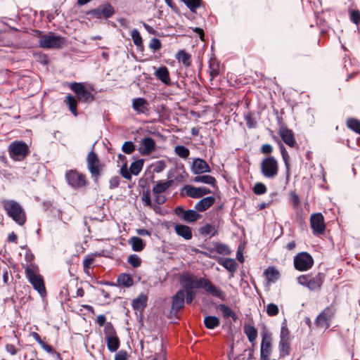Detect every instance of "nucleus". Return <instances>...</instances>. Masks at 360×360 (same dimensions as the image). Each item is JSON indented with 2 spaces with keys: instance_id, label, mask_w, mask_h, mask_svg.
I'll list each match as a JSON object with an SVG mask.
<instances>
[{
  "instance_id": "4",
  "label": "nucleus",
  "mask_w": 360,
  "mask_h": 360,
  "mask_svg": "<svg viewBox=\"0 0 360 360\" xmlns=\"http://www.w3.org/2000/svg\"><path fill=\"white\" fill-rule=\"evenodd\" d=\"M39 45L43 49H59L67 45V40L63 37L57 35L53 32H49L39 37Z\"/></svg>"
},
{
  "instance_id": "63",
  "label": "nucleus",
  "mask_w": 360,
  "mask_h": 360,
  "mask_svg": "<svg viewBox=\"0 0 360 360\" xmlns=\"http://www.w3.org/2000/svg\"><path fill=\"white\" fill-rule=\"evenodd\" d=\"M120 185V179L118 176H113L110 180V188H115Z\"/></svg>"
},
{
  "instance_id": "21",
  "label": "nucleus",
  "mask_w": 360,
  "mask_h": 360,
  "mask_svg": "<svg viewBox=\"0 0 360 360\" xmlns=\"http://www.w3.org/2000/svg\"><path fill=\"white\" fill-rule=\"evenodd\" d=\"M132 108L138 114L149 115L150 113L149 103L143 98L133 99Z\"/></svg>"
},
{
  "instance_id": "49",
  "label": "nucleus",
  "mask_w": 360,
  "mask_h": 360,
  "mask_svg": "<svg viewBox=\"0 0 360 360\" xmlns=\"http://www.w3.org/2000/svg\"><path fill=\"white\" fill-rule=\"evenodd\" d=\"M200 233L202 235H205V236H207L209 234H211L212 236H214L217 233V231L215 230V229L213 226L207 224L200 229Z\"/></svg>"
},
{
  "instance_id": "55",
  "label": "nucleus",
  "mask_w": 360,
  "mask_h": 360,
  "mask_svg": "<svg viewBox=\"0 0 360 360\" xmlns=\"http://www.w3.org/2000/svg\"><path fill=\"white\" fill-rule=\"evenodd\" d=\"M267 188L262 183H257L253 187V192L256 195H262L266 193Z\"/></svg>"
},
{
  "instance_id": "46",
  "label": "nucleus",
  "mask_w": 360,
  "mask_h": 360,
  "mask_svg": "<svg viewBox=\"0 0 360 360\" xmlns=\"http://www.w3.org/2000/svg\"><path fill=\"white\" fill-rule=\"evenodd\" d=\"M175 153L180 158L186 159L190 155L188 148L184 146H177L174 148Z\"/></svg>"
},
{
  "instance_id": "44",
  "label": "nucleus",
  "mask_w": 360,
  "mask_h": 360,
  "mask_svg": "<svg viewBox=\"0 0 360 360\" xmlns=\"http://www.w3.org/2000/svg\"><path fill=\"white\" fill-rule=\"evenodd\" d=\"M131 37L134 44L138 48H142V49L143 48L142 37L141 36V34L138 30H136V29L132 30L131 31Z\"/></svg>"
},
{
  "instance_id": "31",
  "label": "nucleus",
  "mask_w": 360,
  "mask_h": 360,
  "mask_svg": "<svg viewBox=\"0 0 360 360\" xmlns=\"http://www.w3.org/2000/svg\"><path fill=\"white\" fill-rule=\"evenodd\" d=\"M264 276L268 283H273L278 280L280 273L275 267L269 266L264 270Z\"/></svg>"
},
{
  "instance_id": "38",
  "label": "nucleus",
  "mask_w": 360,
  "mask_h": 360,
  "mask_svg": "<svg viewBox=\"0 0 360 360\" xmlns=\"http://www.w3.org/2000/svg\"><path fill=\"white\" fill-rule=\"evenodd\" d=\"M220 310L224 318H231L233 321H236L238 319L236 314L226 304H221L217 307Z\"/></svg>"
},
{
  "instance_id": "6",
  "label": "nucleus",
  "mask_w": 360,
  "mask_h": 360,
  "mask_svg": "<svg viewBox=\"0 0 360 360\" xmlns=\"http://www.w3.org/2000/svg\"><path fill=\"white\" fill-rule=\"evenodd\" d=\"M65 176L68 185L76 190L84 188L89 184L86 174L75 169L68 170Z\"/></svg>"
},
{
  "instance_id": "41",
  "label": "nucleus",
  "mask_w": 360,
  "mask_h": 360,
  "mask_svg": "<svg viewBox=\"0 0 360 360\" xmlns=\"http://www.w3.org/2000/svg\"><path fill=\"white\" fill-rule=\"evenodd\" d=\"M195 182H201L217 187L216 179L210 175H198L194 177Z\"/></svg>"
},
{
  "instance_id": "3",
  "label": "nucleus",
  "mask_w": 360,
  "mask_h": 360,
  "mask_svg": "<svg viewBox=\"0 0 360 360\" xmlns=\"http://www.w3.org/2000/svg\"><path fill=\"white\" fill-rule=\"evenodd\" d=\"M326 279V274L319 272L316 274H307L297 278V283L311 291L320 290Z\"/></svg>"
},
{
  "instance_id": "56",
  "label": "nucleus",
  "mask_w": 360,
  "mask_h": 360,
  "mask_svg": "<svg viewBox=\"0 0 360 360\" xmlns=\"http://www.w3.org/2000/svg\"><path fill=\"white\" fill-rule=\"evenodd\" d=\"M162 47V43L160 39L153 38L149 43V48L153 51L160 50Z\"/></svg>"
},
{
  "instance_id": "13",
  "label": "nucleus",
  "mask_w": 360,
  "mask_h": 360,
  "mask_svg": "<svg viewBox=\"0 0 360 360\" xmlns=\"http://www.w3.org/2000/svg\"><path fill=\"white\" fill-rule=\"evenodd\" d=\"M310 226L312 229L313 234L320 236L324 233L326 226L324 217L320 212L314 213L310 216Z\"/></svg>"
},
{
  "instance_id": "34",
  "label": "nucleus",
  "mask_w": 360,
  "mask_h": 360,
  "mask_svg": "<svg viewBox=\"0 0 360 360\" xmlns=\"http://www.w3.org/2000/svg\"><path fill=\"white\" fill-rule=\"evenodd\" d=\"M210 76L211 80L220 75V63L216 58H210L209 62Z\"/></svg>"
},
{
  "instance_id": "16",
  "label": "nucleus",
  "mask_w": 360,
  "mask_h": 360,
  "mask_svg": "<svg viewBox=\"0 0 360 360\" xmlns=\"http://www.w3.org/2000/svg\"><path fill=\"white\" fill-rule=\"evenodd\" d=\"M200 285H201L200 288H202L207 293L212 296L217 297L221 300H225V292L219 287L214 285L209 279L201 278V283H200Z\"/></svg>"
},
{
  "instance_id": "17",
  "label": "nucleus",
  "mask_w": 360,
  "mask_h": 360,
  "mask_svg": "<svg viewBox=\"0 0 360 360\" xmlns=\"http://www.w3.org/2000/svg\"><path fill=\"white\" fill-rule=\"evenodd\" d=\"M174 214L179 217L181 220L188 222L193 223L198 220L201 216L195 210H184L182 207L178 206L174 210Z\"/></svg>"
},
{
  "instance_id": "40",
  "label": "nucleus",
  "mask_w": 360,
  "mask_h": 360,
  "mask_svg": "<svg viewBox=\"0 0 360 360\" xmlns=\"http://www.w3.org/2000/svg\"><path fill=\"white\" fill-rule=\"evenodd\" d=\"M129 244L131 245L132 250L135 252L142 251L146 246L143 240L136 236H133L130 238Z\"/></svg>"
},
{
  "instance_id": "33",
  "label": "nucleus",
  "mask_w": 360,
  "mask_h": 360,
  "mask_svg": "<svg viewBox=\"0 0 360 360\" xmlns=\"http://www.w3.org/2000/svg\"><path fill=\"white\" fill-rule=\"evenodd\" d=\"M147 295L142 293L133 300L132 307L135 310L143 311L147 305Z\"/></svg>"
},
{
  "instance_id": "59",
  "label": "nucleus",
  "mask_w": 360,
  "mask_h": 360,
  "mask_svg": "<svg viewBox=\"0 0 360 360\" xmlns=\"http://www.w3.org/2000/svg\"><path fill=\"white\" fill-rule=\"evenodd\" d=\"M129 354L125 350L119 351L115 356V360H128Z\"/></svg>"
},
{
  "instance_id": "27",
  "label": "nucleus",
  "mask_w": 360,
  "mask_h": 360,
  "mask_svg": "<svg viewBox=\"0 0 360 360\" xmlns=\"http://www.w3.org/2000/svg\"><path fill=\"white\" fill-rule=\"evenodd\" d=\"M175 233L184 238L185 240H191L193 237L192 229L188 226L177 224L174 226Z\"/></svg>"
},
{
  "instance_id": "48",
  "label": "nucleus",
  "mask_w": 360,
  "mask_h": 360,
  "mask_svg": "<svg viewBox=\"0 0 360 360\" xmlns=\"http://www.w3.org/2000/svg\"><path fill=\"white\" fill-rule=\"evenodd\" d=\"M94 262V257L92 255H87L83 262L84 271L89 275V270Z\"/></svg>"
},
{
  "instance_id": "19",
  "label": "nucleus",
  "mask_w": 360,
  "mask_h": 360,
  "mask_svg": "<svg viewBox=\"0 0 360 360\" xmlns=\"http://www.w3.org/2000/svg\"><path fill=\"white\" fill-rule=\"evenodd\" d=\"M89 13L91 14L94 17L96 18H110L115 13V10L114 8L110 4H106L100 6L98 8L96 9L90 11Z\"/></svg>"
},
{
  "instance_id": "15",
  "label": "nucleus",
  "mask_w": 360,
  "mask_h": 360,
  "mask_svg": "<svg viewBox=\"0 0 360 360\" xmlns=\"http://www.w3.org/2000/svg\"><path fill=\"white\" fill-rule=\"evenodd\" d=\"M179 281L184 290H193L201 286V278L198 279L190 272H184L180 276Z\"/></svg>"
},
{
  "instance_id": "60",
  "label": "nucleus",
  "mask_w": 360,
  "mask_h": 360,
  "mask_svg": "<svg viewBox=\"0 0 360 360\" xmlns=\"http://www.w3.org/2000/svg\"><path fill=\"white\" fill-rule=\"evenodd\" d=\"M141 198H142V201L145 206H148V207L152 206L150 195L149 192L147 191L146 193H143Z\"/></svg>"
},
{
  "instance_id": "29",
  "label": "nucleus",
  "mask_w": 360,
  "mask_h": 360,
  "mask_svg": "<svg viewBox=\"0 0 360 360\" xmlns=\"http://www.w3.org/2000/svg\"><path fill=\"white\" fill-rule=\"evenodd\" d=\"M244 333L248 337L250 342L253 343L257 338V330L251 323H245L243 326Z\"/></svg>"
},
{
  "instance_id": "32",
  "label": "nucleus",
  "mask_w": 360,
  "mask_h": 360,
  "mask_svg": "<svg viewBox=\"0 0 360 360\" xmlns=\"http://www.w3.org/2000/svg\"><path fill=\"white\" fill-rule=\"evenodd\" d=\"M117 285L122 288H130L134 285L132 277L129 274H120L117 279Z\"/></svg>"
},
{
  "instance_id": "14",
  "label": "nucleus",
  "mask_w": 360,
  "mask_h": 360,
  "mask_svg": "<svg viewBox=\"0 0 360 360\" xmlns=\"http://www.w3.org/2000/svg\"><path fill=\"white\" fill-rule=\"evenodd\" d=\"M4 207L9 217L19 225H22V221L20 219L22 209L20 204L14 200H6L4 202Z\"/></svg>"
},
{
  "instance_id": "36",
  "label": "nucleus",
  "mask_w": 360,
  "mask_h": 360,
  "mask_svg": "<svg viewBox=\"0 0 360 360\" xmlns=\"http://www.w3.org/2000/svg\"><path fill=\"white\" fill-rule=\"evenodd\" d=\"M218 262L231 273H234L236 271L237 263L233 259L221 258Z\"/></svg>"
},
{
  "instance_id": "52",
  "label": "nucleus",
  "mask_w": 360,
  "mask_h": 360,
  "mask_svg": "<svg viewBox=\"0 0 360 360\" xmlns=\"http://www.w3.org/2000/svg\"><path fill=\"white\" fill-rule=\"evenodd\" d=\"M135 145L132 141H126L123 143L122 150L126 154H131L135 150Z\"/></svg>"
},
{
  "instance_id": "8",
  "label": "nucleus",
  "mask_w": 360,
  "mask_h": 360,
  "mask_svg": "<svg viewBox=\"0 0 360 360\" xmlns=\"http://www.w3.org/2000/svg\"><path fill=\"white\" fill-rule=\"evenodd\" d=\"M291 338L290 330L285 323H283L281 328L280 341L278 344L279 358L289 356L291 351Z\"/></svg>"
},
{
  "instance_id": "18",
  "label": "nucleus",
  "mask_w": 360,
  "mask_h": 360,
  "mask_svg": "<svg viewBox=\"0 0 360 360\" xmlns=\"http://www.w3.org/2000/svg\"><path fill=\"white\" fill-rule=\"evenodd\" d=\"M156 143L151 137L143 138L139 143V152L141 155H149L155 150Z\"/></svg>"
},
{
  "instance_id": "35",
  "label": "nucleus",
  "mask_w": 360,
  "mask_h": 360,
  "mask_svg": "<svg viewBox=\"0 0 360 360\" xmlns=\"http://www.w3.org/2000/svg\"><path fill=\"white\" fill-rule=\"evenodd\" d=\"M278 146H279V148H280V151H281V154L283 160L285 163V168H286V179H287V181H288L290 179V163H289L290 156H289V154H288V151L286 150L285 148L283 145V143H281V142H278Z\"/></svg>"
},
{
  "instance_id": "25",
  "label": "nucleus",
  "mask_w": 360,
  "mask_h": 360,
  "mask_svg": "<svg viewBox=\"0 0 360 360\" xmlns=\"http://www.w3.org/2000/svg\"><path fill=\"white\" fill-rule=\"evenodd\" d=\"M191 169L195 174L210 172V167L207 162L201 158H195L193 160Z\"/></svg>"
},
{
  "instance_id": "47",
  "label": "nucleus",
  "mask_w": 360,
  "mask_h": 360,
  "mask_svg": "<svg viewBox=\"0 0 360 360\" xmlns=\"http://www.w3.org/2000/svg\"><path fill=\"white\" fill-rule=\"evenodd\" d=\"M127 262L134 268L140 266L142 262L141 257L135 254L130 255L128 257Z\"/></svg>"
},
{
  "instance_id": "62",
  "label": "nucleus",
  "mask_w": 360,
  "mask_h": 360,
  "mask_svg": "<svg viewBox=\"0 0 360 360\" xmlns=\"http://www.w3.org/2000/svg\"><path fill=\"white\" fill-rule=\"evenodd\" d=\"M217 251L219 254H229V251L228 247L223 244H219L216 247Z\"/></svg>"
},
{
  "instance_id": "9",
  "label": "nucleus",
  "mask_w": 360,
  "mask_h": 360,
  "mask_svg": "<svg viewBox=\"0 0 360 360\" xmlns=\"http://www.w3.org/2000/svg\"><path fill=\"white\" fill-rule=\"evenodd\" d=\"M87 168L94 181H97L104 167L98 155L94 150L89 152L86 156Z\"/></svg>"
},
{
  "instance_id": "45",
  "label": "nucleus",
  "mask_w": 360,
  "mask_h": 360,
  "mask_svg": "<svg viewBox=\"0 0 360 360\" xmlns=\"http://www.w3.org/2000/svg\"><path fill=\"white\" fill-rule=\"evenodd\" d=\"M350 20L354 23L358 30H360V11L356 9L349 11Z\"/></svg>"
},
{
  "instance_id": "58",
  "label": "nucleus",
  "mask_w": 360,
  "mask_h": 360,
  "mask_svg": "<svg viewBox=\"0 0 360 360\" xmlns=\"http://www.w3.org/2000/svg\"><path fill=\"white\" fill-rule=\"evenodd\" d=\"M185 292V298L188 304H191L195 298V294L193 290H184Z\"/></svg>"
},
{
  "instance_id": "28",
  "label": "nucleus",
  "mask_w": 360,
  "mask_h": 360,
  "mask_svg": "<svg viewBox=\"0 0 360 360\" xmlns=\"http://www.w3.org/2000/svg\"><path fill=\"white\" fill-rule=\"evenodd\" d=\"M214 202L215 198L214 197L203 198L195 204V208L197 211L202 212L208 210Z\"/></svg>"
},
{
  "instance_id": "64",
  "label": "nucleus",
  "mask_w": 360,
  "mask_h": 360,
  "mask_svg": "<svg viewBox=\"0 0 360 360\" xmlns=\"http://www.w3.org/2000/svg\"><path fill=\"white\" fill-rule=\"evenodd\" d=\"M155 195V201L158 205H162L166 201V197L161 194H153Z\"/></svg>"
},
{
  "instance_id": "57",
  "label": "nucleus",
  "mask_w": 360,
  "mask_h": 360,
  "mask_svg": "<svg viewBox=\"0 0 360 360\" xmlns=\"http://www.w3.org/2000/svg\"><path fill=\"white\" fill-rule=\"evenodd\" d=\"M273 146L268 143L263 144L260 148L261 153L268 156L273 152Z\"/></svg>"
},
{
  "instance_id": "37",
  "label": "nucleus",
  "mask_w": 360,
  "mask_h": 360,
  "mask_svg": "<svg viewBox=\"0 0 360 360\" xmlns=\"http://www.w3.org/2000/svg\"><path fill=\"white\" fill-rule=\"evenodd\" d=\"M172 184V180L158 181L153 188V194H162L165 192Z\"/></svg>"
},
{
  "instance_id": "43",
  "label": "nucleus",
  "mask_w": 360,
  "mask_h": 360,
  "mask_svg": "<svg viewBox=\"0 0 360 360\" xmlns=\"http://www.w3.org/2000/svg\"><path fill=\"white\" fill-rule=\"evenodd\" d=\"M346 124L349 129L360 134V120L356 118H349Z\"/></svg>"
},
{
  "instance_id": "53",
  "label": "nucleus",
  "mask_w": 360,
  "mask_h": 360,
  "mask_svg": "<svg viewBox=\"0 0 360 360\" xmlns=\"http://www.w3.org/2000/svg\"><path fill=\"white\" fill-rule=\"evenodd\" d=\"M290 201L294 209L297 208L300 205V197L295 191L290 193Z\"/></svg>"
},
{
  "instance_id": "7",
  "label": "nucleus",
  "mask_w": 360,
  "mask_h": 360,
  "mask_svg": "<svg viewBox=\"0 0 360 360\" xmlns=\"http://www.w3.org/2000/svg\"><path fill=\"white\" fill-rule=\"evenodd\" d=\"M103 333L108 349L111 352H116L120 347V340L112 323H106Z\"/></svg>"
},
{
  "instance_id": "51",
  "label": "nucleus",
  "mask_w": 360,
  "mask_h": 360,
  "mask_svg": "<svg viewBox=\"0 0 360 360\" xmlns=\"http://www.w3.org/2000/svg\"><path fill=\"white\" fill-rule=\"evenodd\" d=\"M185 4L191 11L195 12L197 8L201 6L202 0H187Z\"/></svg>"
},
{
  "instance_id": "26",
  "label": "nucleus",
  "mask_w": 360,
  "mask_h": 360,
  "mask_svg": "<svg viewBox=\"0 0 360 360\" xmlns=\"http://www.w3.org/2000/svg\"><path fill=\"white\" fill-rule=\"evenodd\" d=\"M154 75L164 84L167 86L171 84L169 71L166 66H160L158 68L155 69Z\"/></svg>"
},
{
  "instance_id": "22",
  "label": "nucleus",
  "mask_w": 360,
  "mask_h": 360,
  "mask_svg": "<svg viewBox=\"0 0 360 360\" xmlns=\"http://www.w3.org/2000/svg\"><path fill=\"white\" fill-rule=\"evenodd\" d=\"M271 354V339L267 335L262 337L260 348V360H269Z\"/></svg>"
},
{
  "instance_id": "54",
  "label": "nucleus",
  "mask_w": 360,
  "mask_h": 360,
  "mask_svg": "<svg viewBox=\"0 0 360 360\" xmlns=\"http://www.w3.org/2000/svg\"><path fill=\"white\" fill-rule=\"evenodd\" d=\"M279 313V309L275 304L270 303L266 306V314L269 316H275Z\"/></svg>"
},
{
  "instance_id": "50",
  "label": "nucleus",
  "mask_w": 360,
  "mask_h": 360,
  "mask_svg": "<svg viewBox=\"0 0 360 360\" xmlns=\"http://www.w3.org/2000/svg\"><path fill=\"white\" fill-rule=\"evenodd\" d=\"M34 57L37 62L42 65H47L49 62L48 56L41 52L35 53Z\"/></svg>"
},
{
  "instance_id": "1",
  "label": "nucleus",
  "mask_w": 360,
  "mask_h": 360,
  "mask_svg": "<svg viewBox=\"0 0 360 360\" xmlns=\"http://www.w3.org/2000/svg\"><path fill=\"white\" fill-rule=\"evenodd\" d=\"M66 86L76 96L68 94L64 100V103L74 116L78 115V103H90L95 101L96 91L91 84L84 82H67Z\"/></svg>"
},
{
  "instance_id": "42",
  "label": "nucleus",
  "mask_w": 360,
  "mask_h": 360,
  "mask_svg": "<svg viewBox=\"0 0 360 360\" xmlns=\"http://www.w3.org/2000/svg\"><path fill=\"white\" fill-rule=\"evenodd\" d=\"M204 324L207 329H214L219 326L220 321L217 316H207L204 319Z\"/></svg>"
},
{
  "instance_id": "39",
  "label": "nucleus",
  "mask_w": 360,
  "mask_h": 360,
  "mask_svg": "<svg viewBox=\"0 0 360 360\" xmlns=\"http://www.w3.org/2000/svg\"><path fill=\"white\" fill-rule=\"evenodd\" d=\"M183 191L185 192V194L193 198H200V188L195 187L191 185H186L184 187Z\"/></svg>"
},
{
  "instance_id": "61",
  "label": "nucleus",
  "mask_w": 360,
  "mask_h": 360,
  "mask_svg": "<svg viewBox=\"0 0 360 360\" xmlns=\"http://www.w3.org/2000/svg\"><path fill=\"white\" fill-rule=\"evenodd\" d=\"M25 259L27 261V266L31 264H34V255L31 252L30 250H26L25 252Z\"/></svg>"
},
{
  "instance_id": "5",
  "label": "nucleus",
  "mask_w": 360,
  "mask_h": 360,
  "mask_svg": "<svg viewBox=\"0 0 360 360\" xmlns=\"http://www.w3.org/2000/svg\"><path fill=\"white\" fill-rule=\"evenodd\" d=\"M260 170L265 178L274 179L279 172L278 161L275 157L269 155L261 161Z\"/></svg>"
},
{
  "instance_id": "30",
  "label": "nucleus",
  "mask_w": 360,
  "mask_h": 360,
  "mask_svg": "<svg viewBox=\"0 0 360 360\" xmlns=\"http://www.w3.org/2000/svg\"><path fill=\"white\" fill-rule=\"evenodd\" d=\"M179 63H181L185 68H188L192 64L191 55L185 50H179L175 56Z\"/></svg>"
},
{
  "instance_id": "11",
  "label": "nucleus",
  "mask_w": 360,
  "mask_h": 360,
  "mask_svg": "<svg viewBox=\"0 0 360 360\" xmlns=\"http://www.w3.org/2000/svg\"><path fill=\"white\" fill-rule=\"evenodd\" d=\"M335 313V309L329 306L326 307L316 318L314 324L316 328L328 329Z\"/></svg>"
},
{
  "instance_id": "10",
  "label": "nucleus",
  "mask_w": 360,
  "mask_h": 360,
  "mask_svg": "<svg viewBox=\"0 0 360 360\" xmlns=\"http://www.w3.org/2000/svg\"><path fill=\"white\" fill-rule=\"evenodd\" d=\"M294 267L300 271H306L312 268L314 264L312 256L307 252H301L294 257Z\"/></svg>"
},
{
  "instance_id": "2",
  "label": "nucleus",
  "mask_w": 360,
  "mask_h": 360,
  "mask_svg": "<svg viewBox=\"0 0 360 360\" xmlns=\"http://www.w3.org/2000/svg\"><path fill=\"white\" fill-rule=\"evenodd\" d=\"M25 274L28 281L33 288L42 297L47 295L44 279L39 272V269L36 264L27 265L25 268Z\"/></svg>"
},
{
  "instance_id": "23",
  "label": "nucleus",
  "mask_w": 360,
  "mask_h": 360,
  "mask_svg": "<svg viewBox=\"0 0 360 360\" xmlns=\"http://www.w3.org/2000/svg\"><path fill=\"white\" fill-rule=\"evenodd\" d=\"M10 157L14 160H20L22 157V141L12 142L8 148Z\"/></svg>"
},
{
  "instance_id": "20",
  "label": "nucleus",
  "mask_w": 360,
  "mask_h": 360,
  "mask_svg": "<svg viewBox=\"0 0 360 360\" xmlns=\"http://www.w3.org/2000/svg\"><path fill=\"white\" fill-rule=\"evenodd\" d=\"M278 134L282 141L289 147L293 148L296 146L297 143L294 136V134L291 129L285 127H280Z\"/></svg>"
},
{
  "instance_id": "12",
  "label": "nucleus",
  "mask_w": 360,
  "mask_h": 360,
  "mask_svg": "<svg viewBox=\"0 0 360 360\" xmlns=\"http://www.w3.org/2000/svg\"><path fill=\"white\" fill-rule=\"evenodd\" d=\"M144 161L142 159L133 162L129 169H128L127 162H124L120 168V174L127 180L131 179V175L137 176L141 172Z\"/></svg>"
},
{
  "instance_id": "24",
  "label": "nucleus",
  "mask_w": 360,
  "mask_h": 360,
  "mask_svg": "<svg viewBox=\"0 0 360 360\" xmlns=\"http://www.w3.org/2000/svg\"><path fill=\"white\" fill-rule=\"evenodd\" d=\"M185 292L184 290H179L172 297V310L177 312L184 307Z\"/></svg>"
}]
</instances>
